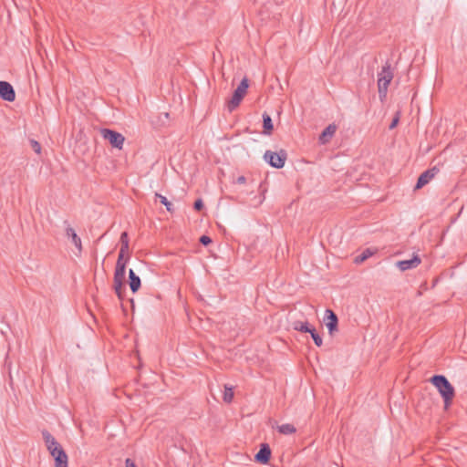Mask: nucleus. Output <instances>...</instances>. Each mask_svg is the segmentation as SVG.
<instances>
[{"label":"nucleus","instance_id":"nucleus-1","mask_svg":"<svg viewBox=\"0 0 467 467\" xmlns=\"http://www.w3.org/2000/svg\"><path fill=\"white\" fill-rule=\"evenodd\" d=\"M431 382L439 390L445 406H449L454 397V389L447 378L443 375H435L431 379Z\"/></svg>","mask_w":467,"mask_h":467},{"label":"nucleus","instance_id":"nucleus-2","mask_svg":"<svg viewBox=\"0 0 467 467\" xmlns=\"http://www.w3.org/2000/svg\"><path fill=\"white\" fill-rule=\"evenodd\" d=\"M392 78L393 72L391 70L390 64L387 62L386 65L382 67L380 72L378 73V89L381 101H383L387 97L388 88Z\"/></svg>","mask_w":467,"mask_h":467},{"label":"nucleus","instance_id":"nucleus-3","mask_svg":"<svg viewBox=\"0 0 467 467\" xmlns=\"http://www.w3.org/2000/svg\"><path fill=\"white\" fill-rule=\"evenodd\" d=\"M248 87V79L244 78L238 85L237 88L234 91L232 98L227 102V109L230 112L234 110L240 105L247 92Z\"/></svg>","mask_w":467,"mask_h":467},{"label":"nucleus","instance_id":"nucleus-4","mask_svg":"<svg viewBox=\"0 0 467 467\" xmlns=\"http://www.w3.org/2000/svg\"><path fill=\"white\" fill-rule=\"evenodd\" d=\"M287 158L285 150H282L279 152L266 150L264 155L265 161L274 168H283Z\"/></svg>","mask_w":467,"mask_h":467},{"label":"nucleus","instance_id":"nucleus-5","mask_svg":"<svg viewBox=\"0 0 467 467\" xmlns=\"http://www.w3.org/2000/svg\"><path fill=\"white\" fill-rule=\"evenodd\" d=\"M100 133L102 138L108 140L112 147L119 150L122 149L125 138L121 133L109 129H102Z\"/></svg>","mask_w":467,"mask_h":467},{"label":"nucleus","instance_id":"nucleus-6","mask_svg":"<svg viewBox=\"0 0 467 467\" xmlns=\"http://www.w3.org/2000/svg\"><path fill=\"white\" fill-rule=\"evenodd\" d=\"M125 275L126 273L122 272V269H120V267L119 268V270H115L114 273L113 288L119 299H122L123 292L125 289Z\"/></svg>","mask_w":467,"mask_h":467},{"label":"nucleus","instance_id":"nucleus-7","mask_svg":"<svg viewBox=\"0 0 467 467\" xmlns=\"http://www.w3.org/2000/svg\"><path fill=\"white\" fill-rule=\"evenodd\" d=\"M324 322L331 336L337 331L338 319L337 315L331 309H327L325 311Z\"/></svg>","mask_w":467,"mask_h":467},{"label":"nucleus","instance_id":"nucleus-8","mask_svg":"<svg viewBox=\"0 0 467 467\" xmlns=\"http://www.w3.org/2000/svg\"><path fill=\"white\" fill-rule=\"evenodd\" d=\"M0 98L8 102L16 99L15 89L9 82L0 81Z\"/></svg>","mask_w":467,"mask_h":467},{"label":"nucleus","instance_id":"nucleus-9","mask_svg":"<svg viewBox=\"0 0 467 467\" xmlns=\"http://www.w3.org/2000/svg\"><path fill=\"white\" fill-rule=\"evenodd\" d=\"M439 172V169L436 167H433L431 169H429L422 172L416 183L415 189H420L424 185H426L431 179L434 178V176Z\"/></svg>","mask_w":467,"mask_h":467},{"label":"nucleus","instance_id":"nucleus-10","mask_svg":"<svg viewBox=\"0 0 467 467\" xmlns=\"http://www.w3.org/2000/svg\"><path fill=\"white\" fill-rule=\"evenodd\" d=\"M420 263V257L418 254H414L411 259L397 262V266L400 271H407L418 267Z\"/></svg>","mask_w":467,"mask_h":467},{"label":"nucleus","instance_id":"nucleus-11","mask_svg":"<svg viewBox=\"0 0 467 467\" xmlns=\"http://www.w3.org/2000/svg\"><path fill=\"white\" fill-rule=\"evenodd\" d=\"M66 229V236L69 238L72 244L75 245L78 253L82 252V243L80 237L77 234L76 231L70 226L67 222H65Z\"/></svg>","mask_w":467,"mask_h":467},{"label":"nucleus","instance_id":"nucleus-12","mask_svg":"<svg viewBox=\"0 0 467 467\" xmlns=\"http://www.w3.org/2000/svg\"><path fill=\"white\" fill-rule=\"evenodd\" d=\"M271 457V449L268 444H261L259 451L255 454V461L265 464L269 462Z\"/></svg>","mask_w":467,"mask_h":467},{"label":"nucleus","instance_id":"nucleus-13","mask_svg":"<svg viewBox=\"0 0 467 467\" xmlns=\"http://www.w3.org/2000/svg\"><path fill=\"white\" fill-rule=\"evenodd\" d=\"M42 436L45 441L46 446L47 450L50 451H56L59 446H61L57 440L51 435V433L47 431H42Z\"/></svg>","mask_w":467,"mask_h":467},{"label":"nucleus","instance_id":"nucleus-14","mask_svg":"<svg viewBox=\"0 0 467 467\" xmlns=\"http://www.w3.org/2000/svg\"><path fill=\"white\" fill-rule=\"evenodd\" d=\"M130 287L133 293H136L140 287V278L135 274L132 269L129 271Z\"/></svg>","mask_w":467,"mask_h":467},{"label":"nucleus","instance_id":"nucleus-15","mask_svg":"<svg viewBox=\"0 0 467 467\" xmlns=\"http://www.w3.org/2000/svg\"><path fill=\"white\" fill-rule=\"evenodd\" d=\"M336 126L328 125L320 134L319 140L321 143L325 144L328 141V140L335 134Z\"/></svg>","mask_w":467,"mask_h":467},{"label":"nucleus","instance_id":"nucleus-16","mask_svg":"<svg viewBox=\"0 0 467 467\" xmlns=\"http://www.w3.org/2000/svg\"><path fill=\"white\" fill-rule=\"evenodd\" d=\"M277 431L281 434L291 435V434H294L296 431V427L293 424L285 423V424H282V425L277 426Z\"/></svg>","mask_w":467,"mask_h":467},{"label":"nucleus","instance_id":"nucleus-17","mask_svg":"<svg viewBox=\"0 0 467 467\" xmlns=\"http://www.w3.org/2000/svg\"><path fill=\"white\" fill-rule=\"evenodd\" d=\"M263 127L265 134H270L273 130L272 119L267 113L263 114Z\"/></svg>","mask_w":467,"mask_h":467},{"label":"nucleus","instance_id":"nucleus-18","mask_svg":"<svg viewBox=\"0 0 467 467\" xmlns=\"http://www.w3.org/2000/svg\"><path fill=\"white\" fill-rule=\"evenodd\" d=\"M293 327L295 330L309 333L313 327H310L307 322L296 321L293 323Z\"/></svg>","mask_w":467,"mask_h":467},{"label":"nucleus","instance_id":"nucleus-19","mask_svg":"<svg viewBox=\"0 0 467 467\" xmlns=\"http://www.w3.org/2000/svg\"><path fill=\"white\" fill-rule=\"evenodd\" d=\"M155 198L160 200V202L166 207L168 212H173L172 204L171 203V202L168 201V199L165 196L156 192Z\"/></svg>","mask_w":467,"mask_h":467},{"label":"nucleus","instance_id":"nucleus-20","mask_svg":"<svg viewBox=\"0 0 467 467\" xmlns=\"http://www.w3.org/2000/svg\"><path fill=\"white\" fill-rule=\"evenodd\" d=\"M372 254H373V253L369 249H366L365 251H363L359 255H358L355 258V262L357 264L362 263L365 260H367L368 258H369Z\"/></svg>","mask_w":467,"mask_h":467},{"label":"nucleus","instance_id":"nucleus-21","mask_svg":"<svg viewBox=\"0 0 467 467\" xmlns=\"http://www.w3.org/2000/svg\"><path fill=\"white\" fill-rule=\"evenodd\" d=\"M55 460V467H67V455L65 454L63 456H59L58 458H54Z\"/></svg>","mask_w":467,"mask_h":467},{"label":"nucleus","instance_id":"nucleus-22","mask_svg":"<svg viewBox=\"0 0 467 467\" xmlns=\"http://www.w3.org/2000/svg\"><path fill=\"white\" fill-rule=\"evenodd\" d=\"M234 398V390L233 388L225 386L224 393H223V400L227 403H230Z\"/></svg>","mask_w":467,"mask_h":467},{"label":"nucleus","instance_id":"nucleus-23","mask_svg":"<svg viewBox=\"0 0 467 467\" xmlns=\"http://www.w3.org/2000/svg\"><path fill=\"white\" fill-rule=\"evenodd\" d=\"M309 334L311 335V337L313 338L315 344L317 346V347H320L323 343L322 341V337L317 334V332L316 331L315 328H312L311 329V332H309Z\"/></svg>","mask_w":467,"mask_h":467},{"label":"nucleus","instance_id":"nucleus-24","mask_svg":"<svg viewBox=\"0 0 467 467\" xmlns=\"http://www.w3.org/2000/svg\"><path fill=\"white\" fill-rule=\"evenodd\" d=\"M124 255L119 254L115 270L122 269V272L126 273V262L123 261Z\"/></svg>","mask_w":467,"mask_h":467},{"label":"nucleus","instance_id":"nucleus-25","mask_svg":"<svg viewBox=\"0 0 467 467\" xmlns=\"http://www.w3.org/2000/svg\"><path fill=\"white\" fill-rule=\"evenodd\" d=\"M30 144H31V147H32L33 150L36 154H40L41 153V145L39 144L38 141H36L35 140H30Z\"/></svg>","mask_w":467,"mask_h":467},{"label":"nucleus","instance_id":"nucleus-26","mask_svg":"<svg viewBox=\"0 0 467 467\" xmlns=\"http://www.w3.org/2000/svg\"><path fill=\"white\" fill-rule=\"evenodd\" d=\"M50 454L54 457V458H58L60 455L63 456L66 453V451L63 450V448L61 446H59L56 451H50Z\"/></svg>","mask_w":467,"mask_h":467},{"label":"nucleus","instance_id":"nucleus-27","mask_svg":"<svg viewBox=\"0 0 467 467\" xmlns=\"http://www.w3.org/2000/svg\"><path fill=\"white\" fill-rule=\"evenodd\" d=\"M121 245L129 246V237L127 232H123L120 235Z\"/></svg>","mask_w":467,"mask_h":467},{"label":"nucleus","instance_id":"nucleus-28","mask_svg":"<svg viewBox=\"0 0 467 467\" xmlns=\"http://www.w3.org/2000/svg\"><path fill=\"white\" fill-rule=\"evenodd\" d=\"M200 243L203 245H207L212 243V239L207 235H202L200 238Z\"/></svg>","mask_w":467,"mask_h":467},{"label":"nucleus","instance_id":"nucleus-29","mask_svg":"<svg viewBox=\"0 0 467 467\" xmlns=\"http://www.w3.org/2000/svg\"><path fill=\"white\" fill-rule=\"evenodd\" d=\"M203 207V202L201 199H198L194 202V209L201 210Z\"/></svg>","mask_w":467,"mask_h":467},{"label":"nucleus","instance_id":"nucleus-30","mask_svg":"<svg viewBox=\"0 0 467 467\" xmlns=\"http://www.w3.org/2000/svg\"><path fill=\"white\" fill-rule=\"evenodd\" d=\"M398 122H399V116L397 115V116L392 119L391 123L389 124V129H390V130L394 129V128L397 126Z\"/></svg>","mask_w":467,"mask_h":467},{"label":"nucleus","instance_id":"nucleus-31","mask_svg":"<svg viewBox=\"0 0 467 467\" xmlns=\"http://www.w3.org/2000/svg\"><path fill=\"white\" fill-rule=\"evenodd\" d=\"M129 252V246L121 245L119 254L125 255Z\"/></svg>","mask_w":467,"mask_h":467},{"label":"nucleus","instance_id":"nucleus-32","mask_svg":"<svg viewBox=\"0 0 467 467\" xmlns=\"http://www.w3.org/2000/svg\"><path fill=\"white\" fill-rule=\"evenodd\" d=\"M125 465H126V467H137L136 464L134 463V462L129 458L126 459Z\"/></svg>","mask_w":467,"mask_h":467},{"label":"nucleus","instance_id":"nucleus-33","mask_svg":"<svg viewBox=\"0 0 467 467\" xmlns=\"http://www.w3.org/2000/svg\"><path fill=\"white\" fill-rule=\"evenodd\" d=\"M246 182V178L244 176H239L237 179H236V183L238 184H243Z\"/></svg>","mask_w":467,"mask_h":467},{"label":"nucleus","instance_id":"nucleus-34","mask_svg":"<svg viewBox=\"0 0 467 467\" xmlns=\"http://www.w3.org/2000/svg\"><path fill=\"white\" fill-rule=\"evenodd\" d=\"M164 117H165V119H168L169 118V113H164Z\"/></svg>","mask_w":467,"mask_h":467}]
</instances>
